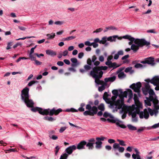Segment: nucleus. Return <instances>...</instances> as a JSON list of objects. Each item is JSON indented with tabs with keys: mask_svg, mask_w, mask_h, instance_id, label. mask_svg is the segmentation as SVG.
I'll use <instances>...</instances> for the list:
<instances>
[{
	"mask_svg": "<svg viewBox=\"0 0 159 159\" xmlns=\"http://www.w3.org/2000/svg\"><path fill=\"white\" fill-rule=\"evenodd\" d=\"M107 37L106 36L103 37L102 38V40H99V43H100V44H105L107 41Z\"/></svg>",
	"mask_w": 159,
	"mask_h": 159,
	"instance_id": "37",
	"label": "nucleus"
},
{
	"mask_svg": "<svg viewBox=\"0 0 159 159\" xmlns=\"http://www.w3.org/2000/svg\"><path fill=\"white\" fill-rule=\"evenodd\" d=\"M117 120L116 119H114V118H111V119H110L109 118H107V120L109 122H111L114 123H116Z\"/></svg>",
	"mask_w": 159,
	"mask_h": 159,
	"instance_id": "40",
	"label": "nucleus"
},
{
	"mask_svg": "<svg viewBox=\"0 0 159 159\" xmlns=\"http://www.w3.org/2000/svg\"><path fill=\"white\" fill-rule=\"evenodd\" d=\"M65 111L66 112H77L78 111L73 108H71L70 109H67Z\"/></svg>",
	"mask_w": 159,
	"mask_h": 159,
	"instance_id": "43",
	"label": "nucleus"
},
{
	"mask_svg": "<svg viewBox=\"0 0 159 159\" xmlns=\"http://www.w3.org/2000/svg\"><path fill=\"white\" fill-rule=\"evenodd\" d=\"M76 37L75 36H71L69 37H68L66 38H63L62 39V40L63 41H70L71 40L75 39Z\"/></svg>",
	"mask_w": 159,
	"mask_h": 159,
	"instance_id": "35",
	"label": "nucleus"
},
{
	"mask_svg": "<svg viewBox=\"0 0 159 159\" xmlns=\"http://www.w3.org/2000/svg\"><path fill=\"white\" fill-rule=\"evenodd\" d=\"M93 102L90 101L89 102V104L86 105V109L87 110L84 111L83 114L85 116H93L96 114L98 112V108L95 106L92 107L91 105H93Z\"/></svg>",
	"mask_w": 159,
	"mask_h": 159,
	"instance_id": "5",
	"label": "nucleus"
},
{
	"mask_svg": "<svg viewBox=\"0 0 159 159\" xmlns=\"http://www.w3.org/2000/svg\"><path fill=\"white\" fill-rule=\"evenodd\" d=\"M87 65L84 66V68L87 71L91 70L93 67V65L91 64V59L88 58L87 60Z\"/></svg>",
	"mask_w": 159,
	"mask_h": 159,
	"instance_id": "18",
	"label": "nucleus"
},
{
	"mask_svg": "<svg viewBox=\"0 0 159 159\" xmlns=\"http://www.w3.org/2000/svg\"><path fill=\"white\" fill-rule=\"evenodd\" d=\"M99 79H95V82L98 85H102L98 87L99 91L101 92L105 89L107 83L104 82L103 80H100Z\"/></svg>",
	"mask_w": 159,
	"mask_h": 159,
	"instance_id": "11",
	"label": "nucleus"
},
{
	"mask_svg": "<svg viewBox=\"0 0 159 159\" xmlns=\"http://www.w3.org/2000/svg\"><path fill=\"white\" fill-rule=\"evenodd\" d=\"M122 38L130 41L128 44L131 45V49L134 53L138 51L139 47H142L144 45L148 46L150 44L149 42H147L144 39H135L129 35H124Z\"/></svg>",
	"mask_w": 159,
	"mask_h": 159,
	"instance_id": "2",
	"label": "nucleus"
},
{
	"mask_svg": "<svg viewBox=\"0 0 159 159\" xmlns=\"http://www.w3.org/2000/svg\"><path fill=\"white\" fill-rule=\"evenodd\" d=\"M38 82L37 81H31L28 84V85L29 86H31L33 84H34L35 83H37Z\"/></svg>",
	"mask_w": 159,
	"mask_h": 159,
	"instance_id": "45",
	"label": "nucleus"
},
{
	"mask_svg": "<svg viewBox=\"0 0 159 159\" xmlns=\"http://www.w3.org/2000/svg\"><path fill=\"white\" fill-rule=\"evenodd\" d=\"M127 126L128 129L130 130L134 131L137 130L136 127L132 125H128Z\"/></svg>",
	"mask_w": 159,
	"mask_h": 159,
	"instance_id": "36",
	"label": "nucleus"
},
{
	"mask_svg": "<svg viewBox=\"0 0 159 159\" xmlns=\"http://www.w3.org/2000/svg\"><path fill=\"white\" fill-rule=\"evenodd\" d=\"M66 64L69 65L70 63L69 60L66 59H64L63 61Z\"/></svg>",
	"mask_w": 159,
	"mask_h": 159,
	"instance_id": "63",
	"label": "nucleus"
},
{
	"mask_svg": "<svg viewBox=\"0 0 159 159\" xmlns=\"http://www.w3.org/2000/svg\"><path fill=\"white\" fill-rule=\"evenodd\" d=\"M108 142L109 143L112 144L113 143H115V140L112 139H109L108 140Z\"/></svg>",
	"mask_w": 159,
	"mask_h": 159,
	"instance_id": "56",
	"label": "nucleus"
},
{
	"mask_svg": "<svg viewBox=\"0 0 159 159\" xmlns=\"http://www.w3.org/2000/svg\"><path fill=\"white\" fill-rule=\"evenodd\" d=\"M132 67L131 66H129L126 68L125 70V72L126 73L129 72L130 74H132L134 71L132 70Z\"/></svg>",
	"mask_w": 159,
	"mask_h": 159,
	"instance_id": "33",
	"label": "nucleus"
},
{
	"mask_svg": "<svg viewBox=\"0 0 159 159\" xmlns=\"http://www.w3.org/2000/svg\"><path fill=\"white\" fill-rule=\"evenodd\" d=\"M95 143L96 145L95 147L97 149H99L102 148V142L101 141H97Z\"/></svg>",
	"mask_w": 159,
	"mask_h": 159,
	"instance_id": "29",
	"label": "nucleus"
},
{
	"mask_svg": "<svg viewBox=\"0 0 159 159\" xmlns=\"http://www.w3.org/2000/svg\"><path fill=\"white\" fill-rule=\"evenodd\" d=\"M149 98L150 99V101H152L154 106H156L158 104V100L156 98H154L153 96H151V97H149Z\"/></svg>",
	"mask_w": 159,
	"mask_h": 159,
	"instance_id": "26",
	"label": "nucleus"
},
{
	"mask_svg": "<svg viewBox=\"0 0 159 159\" xmlns=\"http://www.w3.org/2000/svg\"><path fill=\"white\" fill-rule=\"evenodd\" d=\"M56 150L55 151V155L57 156V153L59 151L60 148L58 146H57L55 148Z\"/></svg>",
	"mask_w": 159,
	"mask_h": 159,
	"instance_id": "55",
	"label": "nucleus"
},
{
	"mask_svg": "<svg viewBox=\"0 0 159 159\" xmlns=\"http://www.w3.org/2000/svg\"><path fill=\"white\" fill-rule=\"evenodd\" d=\"M12 45V42H10L7 43V46L6 47V49L8 50L11 48V46Z\"/></svg>",
	"mask_w": 159,
	"mask_h": 159,
	"instance_id": "49",
	"label": "nucleus"
},
{
	"mask_svg": "<svg viewBox=\"0 0 159 159\" xmlns=\"http://www.w3.org/2000/svg\"><path fill=\"white\" fill-rule=\"evenodd\" d=\"M76 149V146L75 145H73L72 146H70V147L67 148L65 151L66 152L68 155L71 154Z\"/></svg>",
	"mask_w": 159,
	"mask_h": 159,
	"instance_id": "16",
	"label": "nucleus"
},
{
	"mask_svg": "<svg viewBox=\"0 0 159 159\" xmlns=\"http://www.w3.org/2000/svg\"><path fill=\"white\" fill-rule=\"evenodd\" d=\"M88 142L86 144V146L88 147L89 149L92 150L94 148V144H95V139L94 138H91L88 140Z\"/></svg>",
	"mask_w": 159,
	"mask_h": 159,
	"instance_id": "15",
	"label": "nucleus"
},
{
	"mask_svg": "<svg viewBox=\"0 0 159 159\" xmlns=\"http://www.w3.org/2000/svg\"><path fill=\"white\" fill-rule=\"evenodd\" d=\"M64 23V22L62 21H58L55 22V24L57 25H61Z\"/></svg>",
	"mask_w": 159,
	"mask_h": 159,
	"instance_id": "60",
	"label": "nucleus"
},
{
	"mask_svg": "<svg viewBox=\"0 0 159 159\" xmlns=\"http://www.w3.org/2000/svg\"><path fill=\"white\" fill-rule=\"evenodd\" d=\"M141 63L143 64H148L152 66H154L155 64L154 62V58L152 57L146 58L144 61H141Z\"/></svg>",
	"mask_w": 159,
	"mask_h": 159,
	"instance_id": "14",
	"label": "nucleus"
},
{
	"mask_svg": "<svg viewBox=\"0 0 159 159\" xmlns=\"http://www.w3.org/2000/svg\"><path fill=\"white\" fill-rule=\"evenodd\" d=\"M84 44L86 46H92V43H91L89 41H86L85 42Z\"/></svg>",
	"mask_w": 159,
	"mask_h": 159,
	"instance_id": "64",
	"label": "nucleus"
},
{
	"mask_svg": "<svg viewBox=\"0 0 159 159\" xmlns=\"http://www.w3.org/2000/svg\"><path fill=\"white\" fill-rule=\"evenodd\" d=\"M147 83L150 82L155 86H157L159 83V76H155L151 80L148 79L145 80Z\"/></svg>",
	"mask_w": 159,
	"mask_h": 159,
	"instance_id": "13",
	"label": "nucleus"
},
{
	"mask_svg": "<svg viewBox=\"0 0 159 159\" xmlns=\"http://www.w3.org/2000/svg\"><path fill=\"white\" fill-rule=\"evenodd\" d=\"M105 64L108 66L109 68H113V69L118 67L120 66V65H117L116 62L112 63L111 61H107L106 62Z\"/></svg>",
	"mask_w": 159,
	"mask_h": 159,
	"instance_id": "17",
	"label": "nucleus"
},
{
	"mask_svg": "<svg viewBox=\"0 0 159 159\" xmlns=\"http://www.w3.org/2000/svg\"><path fill=\"white\" fill-rule=\"evenodd\" d=\"M118 76L119 79H122L126 77V75L125 74L124 72H122L118 73Z\"/></svg>",
	"mask_w": 159,
	"mask_h": 159,
	"instance_id": "31",
	"label": "nucleus"
},
{
	"mask_svg": "<svg viewBox=\"0 0 159 159\" xmlns=\"http://www.w3.org/2000/svg\"><path fill=\"white\" fill-rule=\"evenodd\" d=\"M105 139V137H97L96 138V140L97 141H103Z\"/></svg>",
	"mask_w": 159,
	"mask_h": 159,
	"instance_id": "51",
	"label": "nucleus"
},
{
	"mask_svg": "<svg viewBox=\"0 0 159 159\" xmlns=\"http://www.w3.org/2000/svg\"><path fill=\"white\" fill-rule=\"evenodd\" d=\"M142 91L143 94L145 95H146L148 93L149 94V97L155 95L153 90L150 88L148 83L145 84L144 87L142 88Z\"/></svg>",
	"mask_w": 159,
	"mask_h": 159,
	"instance_id": "8",
	"label": "nucleus"
},
{
	"mask_svg": "<svg viewBox=\"0 0 159 159\" xmlns=\"http://www.w3.org/2000/svg\"><path fill=\"white\" fill-rule=\"evenodd\" d=\"M98 108L99 110L102 111H104L105 109L104 105L103 103H101L98 107Z\"/></svg>",
	"mask_w": 159,
	"mask_h": 159,
	"instance_id": "39",
	"label": "nucleus"
},
{
	"mask_svg": "<svg viewBox=\"0 0 159 159\" xmlns=\"http://www.w3.org/2000/svg\"><path fill=\"white\" fill-rule=\"evenodd\" d=\"M149 113L151 116H152L154 114L153 111L151 108H148L147 109H144L143 111L139 112L138 114H139V117L141 119L144 118L146 119H147L149 116Z\"/></svg>",
	"mask_w": 159,
	"mask_h": 159,
	"instance_id": "7",
	"label": "nucleus"
},
{
	"mask_svg": "<svg viewBox=\"0 0 159 159\" xmlns=\"http://www.w3.org/2000/svg\"><path fill=\"white\" fill-rule=\"evenodd\" d=\"M106 29H107L108 30H116V28L115 27L110 26L108 27H106Z\"/></svg>",
	"mask_w": 159,
	"mask_h": 159,
	"instance_id": "53",
	"label": "nucleus"
},
{
	"mask_svg": "<svg viewBox=\"0 0 159 159\" xmlns=\"http://www.w3.org/2000/svg\"><path fill=\"white\" fill-rule=\"evenodd\" d=\"M147 100L148 101L147 102H145L146 103L148 106H151V102H152V101H150V99L149 98H147Z\"/></svg>",
	"mask_w": 159,
	"mask_h": 159,
	"instance_id": "48",
	"label": "nucleus"
},
{
	"mask_svg": "<svg viewBox=\"0 0 159 159\" xmlns=\"http://www.w3.org/2000/svg\"><path fill=\"white\" fill-rule=\"evenodd\" d=\"M108 94L107 92H105L104 94L103 98L104 100L105 101L106 100H108L107 98L108 97Z\"/></svg>",
	"mask_w": 159,
	"mask_h": 159,
	"instance_id": "46",
	"label": "nucleus"
},
{
	"mask_svg": "<svg viewBox=\"0 0 159 159\" xmlns=\"http://www.w3.org/2000/svg\"><path fill=\"white\" fill-rule=\"evenodd\" d=\"M66 129V127H62L60 129L59 132L60 133H61L65 131Z\"/></svg>",
	"mask_w": 159,
	"mask_h": 159,
	"instance_id": "58",
	"label": "nucleus"
},
{
	"mask_svg": "<svg viewBox=\"0 0 159 159\" xmlns=\"http://www.w3.org/2000/svg\"><path fill=\"white\" fill-rule=\"evenodd\" d=\"M84 56V53L83 52H81L79 53L78 57L79 58L81 59L82 58V57Z\"/></svg>",
	"mask_w": 159,
	"mask_h": 159,
	"instance_id": "61",
	"label": "nucleus"
},
{
	"mask_svg": "<svg viewBox=\"0 0 159 159\" xmlns=\"http://www.w3.org/2000/svg\"><path fill=\"white\" fill-rule=\"evenodd\" d=\"M129 57V55L128 54L122 57L121 59L122 60H124L123 61V63H129V61L128 59H127Z\"/></svg>",
	"mask_w": 159,
	"mask_h": 159,
	"instance_id": "30",
	"label": "nucleus"
},
{
	"mask_svg": "<svg viewBox=\"0 0 159 159\" xmlns=\"http://www.w3.org/2000/svg\"><path fill=\"white\" fill-rule=\"evenodd\" d=\"M63 110L61 108H59L57 110L55 109V115H58L60 112L62 111Z\"/></svg>",
	"mask_w": 159,
	"mask_h": 159,
	"instance_id": "42",
	"label": "nucleus"
},
{
	"mask_svg": "<svg viewBox=\"0 0 159 159\" xmlns=\"http://www.w3.org/2000/svg\"><path fill=\"white\" fill-rule=\"evenodd\" d=\"M159 127V122L157 124H155L152 126L150 128H148V129H150L151 128L155 129Z\"/></svg>",
	"mask_w": 159,
	"mask_h": 159,
	"instance_id": "47",
	"label": "nucleus"
},
{
	"mask_svg": "<svg viewBox=\"0 0 159 159\" xmlns=\"http://www.w3.org/2000/svg\"><path fill=\"white\" fill-rule=\"evenodd\" d=\"M44 119L45 120L50 121H53L56 120L55 118H54L52 117L48 116H45L44 117Z\"/></svg>",
	"mask_w": 159,
	"mask_h": 159,
	"instance_id": "38",
	"label": "nucleus"
},
{
	"mask_svg": "<svg viewBox=\"0 0 159 159\" xmlns=\"http://www.w3.org/2000/svg\"><path fill=\"white\" fill-rule=\"evenodd\" d=\"M143 66L140 63H136L134 66V67L136 68H142Z\"/></svg>",
	"mask_w": 159,
	"mask_h": 159,
	"instance_id": "50",
	"label": "nucleus"
},
{
	"mask_svg": "<svg viewBox=\"0 0 159 159\" xmlns=\"http://www.w3.org/2000/svg\"><path fill=\"white\" fill-rule=\"evenodd\" d=\"M86 144V142L84 141H82L79 143L76 146V149L80 150L85 149V146Z\"/></svg>",
	"mask_w": 159,
	"mask_h": 159,
	"instance_id": "20",
	"label": "nucleus"
},
{
	"mask_svg": "<svg viewBox=\"0 0 159 159\" xmlns=\"http://www.w3.org/2000/svg\"><path fill=\"white\" fill-rule=\"evenodd\" d=\"M103 30V29L102 28H99V29H97L95 31H94L93 32V33H98L102 31Z\"/></svg>",
	"mask_w": 159,
	"mask_h": 159,
	"instance_id": "57",
	"label": "nucleus"
},
{
	"mask_svg": "<svg viewBox=\"0 0 159 159\" xmlns=\"http://www.w3.org/2000/svg\"><path fill=\"white\" fill-rule=\"evenodd\" d=\"M31 38H35V37H34V36H30V37L27 36V37H24L22 38H19L18 39H17L16 40H24L26 39H30Z\"/></svg>",
	"mask_w": 159,
	"mask_h": 159,
	"instance_id": "52",
	"label": "nucleus"
},
{
	"mask_svg": "<svg viewBox=\"0 0 159 159\" xmlns=\"http://www.w3.org/2000/svg\"><path fill=\"white\" fill-rule=\"evenodd\" d=\"M116 77L114 75L112 77L106 78L104 79L105 82L106 83L108 82H113L116 79Z\"/></svg>",
	"mask_w": 159,
	"mask_h": 159,
	"instance_id": "24",
	"label": "nucleus"
},
{
	"mask_svg": "<svg viewBox=\"0 0 159 159\" xmlns=\"http://www.w3.org/2000/svg\"><path fill=\"white\" fill-rule=\"evenodd\" d=\"M46 52L47 55L52 57H54L57 55L56 53L52 50H46Z\"/></svg>",
	"mask_w": 159,
	"mask_h": 159,
	"instance_id": "27",
	"label": "nucleus"
},
{
	"mask_svg": "<svg viewBox=\"0 0 159 159\" xmlns=\"http://www.w3.org/2000/svg\"><path fill=\"white\" fill-rule=\"evenodd\" d=\"M68 155L66 153L63 154L61 156L60 159H67Z\"/></svg>",
	"mask_w": 159,
	"mask_h": 159,
	"instance_id": "41",
	"label": "nucleus"
},
{
	"mask_svg": "<svg viewBox=\"0 0 159 159\" xmlns=\"http://www.w3.org/2000/svg\"><path fill=\"white\" fill-rule=\"evenodd\" d=\"M121 94L122 96V98H121V100L123 98L124 100V98H126L127 96H128L129 100L131 99L133 97L132 92V90L129 89H127V91H125L124 92H122Z\"/></svg>",
	"mask_w": 159,
	"mask_h": 159,
	"instance_id": "12",
	"label": "nucleus"
},
{
	"mask_svg": "<svg viewBox=\"0 0 159 159\" xmlns=\"http://www.w3.org/2000/svg\"><path fill=\"white\" fill-rule=\"evenodd\" d=\"M7 151L9 152H17L18 151L17 149L13 148L9 149L7 150Z\"/></svg>",
	"mask_w": 159,
	"mask_h": 159,
	"instance_id": "54",
	"label": "nucleus"
},
{
	"mask_svg": "<svg viewBox=\"0 0 159 159\" xmlns=\"http://www.w3.org/2000/svg\"><path fill=\"white\" fill-rule=\"evenodd\" d=\"M103 116L105 118H107L109 117L111 118H113V116L107 112H104L103 114Z\"/></svg>",
	"mask_w": 159,
	"mask_h": 159,
	"instance_id": "34",
	"label": "nucleus"
},
{
	"mask_svg": "<svg viewBox=\"0 0 159 159\" xmlns=\"http://www.w3.org/2000/svg\"><path fill=\"white\" fill-rule=\"evenodd\" d=\"M44 114L43 115H49L50 116H52L54 114H55V108H53L52 109L50 110L49 109H44L43 113Z\"/></svg>",
	"mask_w": 159,
	"mask_h": 159,
	"instance_id": "19",
	"label": "nucleus"
},
{
	"mask_svg": "<svg viewBox=\"0 0 159 159\" xmlns=\"http://www.w3.org/2000/svg\"><path fill=\"white\" fill-rule=\"evenodd\" d=\"M70 61L72 63L71 64L72 67H70L68 68V70L70 71L75 72L76 70L73 67H76L80 65V63L78 61L77 59L75 58H72L70 59Z\"/></svg>",
	"mask_w": 159,
	"mask_h": 159,
	"instance_id": "10",
	"label": "nucleus"
},
{
	"mask_svg": "<svg viewBox=\"0 0 159 159\" xmlns=\"http://www.w3.org/2000/svg\"><path fill=\"white\" fill-rule=\"evenodd\" d=\"M55 36V34L53 33H52L51 34H47L46 35L48 39H52L54 38Z\"/></svg>",
	"mask_w": 159,
	"mask_h": 159,
	"instance_id": "32",
	"label": "nucleus"
},
{
	"mask_svg": "<svg viewBox=\"0 0 159 159\" xmlns=\"http://www.w3.org/2000/svg\"><path fill=\"white\" fill-rule=\"evenodd\" d=\"M118 38V39H121V38L118 37V35H114L111 36L107 38V40L110 41L111 42H115L116 41V39Z\"/></svg>",
	"mask_w": 159,
	"mask_h": 159,
	"instance_id": "22",
	"label": "nucleus"
},
{
	"mask_svg": "<svg viewBox=\"0 0 159 159\" xmlns=\"http://www.w3.org/2000/svg\"><path fill=\"white\" fill-rule=\"evenodd\" d=\"M97 57L95 55H93L92 58V59H91V64H92V62H93V63L94 65L97 66L99 65L100 63L99 61H96L97 60Z\"/></svg>",
	"mask_w": 159,
	"mask_h": 159,
	"instance_id": "23",
	"label": "nucleus"
},
{
	"mask_svg": "<svg viewBox=\"0 0 159 159\" xmlns=\"http://www.w3.org/2000/svg\"><path fill=\"white\" fill-rule=\"evenodd\" d=\"M141 86V83L139 82L136 84H132L130 86V88L133 89L134 92L137 93L139 96L140 97V89Z\"/></svg>",
	"mask_w": 159,
	"mask_h": 159,
	"instance_id": "9",
	"label": "nucleus"
},
{
	"mask_svg": "<svg viewBox=\"0 0 159 159\" xmlns=\"http://www.w3.org/2000/svg\"><path fill=\"white\" fill-rule=\"evenodd\" d=\"M117 141L119 142V144L116 143H114L113 146V149L112 151H113L115 153V154L117 156H119V154L117 152V150L120 152H124L125 148L124 147H120V145L122 146H125L126 144L125 143V142L123 140H120L119 139H117Z\"/></svg>",
	"mask_w": 159,
	"mask_h": 159,
	"instance_id": "6",
	"label": "nucleus"
},
{
	"mask_svg": "<svg viewBox=\"0 0 159 159\" xmlns=\"http://www.w3.org/2000/svg\"><path fill=\"white\" fill-rule=\"evenodd\" d=\"M29 89L25 87L21 91V98L22 100L25 102L26 106L28 107H31V110L34 112L38 111L41 115H44V109L38 107H34V102L30 98V96L29 94Z\"/></svg>",
	"mask_w": 159,
	"mask_h": 159,
	"instance_id": "1",
	"label": "nucleus"
},
{
	"mask_svg": "<svg viewBox=\"0 0 159 159\" xmlns=\"http://www.w3.org/2000/svg\"><path fill=\"white\" fill-rule=\"evenodd\" d=\"M110 106L112 108H117L120 109H121L120 113L122 114L121 117L122 119H124L126 116L128 111V107L124 103V100L122 98L121 100H118L114 102L110 103Z\"/></svg>",
	"mask_w": 159,
	"mask_h": 159,
	"instance_id": "3",
	"label": "nucleus"
},
{
	"mask_svg": "<svg viewBox=\"0 0 159 159\" xmlns=\"http://www.w3.org/2000/svg\"><path fill=\"white\" fill-rule=\"evenodd\" d=\"M29 57L31 61H35L36 60V58L34 57L32 54H30Z\"/></svg>",
	"mask_w": 159,
	"mask_h": 159,
	"instance_id": "62",
	"label": "nucleus"
},
{
	"mask_svg": "<svg viewBox=\"0 0 159 159\" xmlns=\"http://www.w3.org/2000/svg\"><path fill=\"white\" fill-rule=\"evenodd\" d=\"M112 93H113V94L114 95V97H111V99L113 100V102H111H111H114L116 101H114L116 99V98L118 96V91L117 90L114 89L112 91Z\"/></svg>",
	"mask_w": 159,
	"mask_h": 159,
	"instance_id": "25",
	"label": "nucleus"
},
{
	"mask_svg": "<svg viewBox=\"0 0 159 159\" xmlns=\"http://www.w3.org/2000/svg\"><path fill=\"white\" fill-rule=\"evenodd\" d=\"M125 67H120L116 71V73L117 74H118L119 73L122 72L121 71H123Z\"/></svg>",
	"mask_w": 159,
	"mask_h": 159,
	"instance_id": "59",
	"label": "nucleus"
},
{
	"mask_svg": "<svg viewBox=\"0 0 159 159\" xmlns=\"http://www.w3.org/2000/svg\"><path fill=\"white\" fill-rule=\"evenodd\" d=\"M134 99L135 103H138L139 102V98L136 94H134Z\"/></svg>",
	"mask_w": 159,
	"mask_h": 159,
	"instance_id": "44",
	"label": "nucleus"
},
{
	"mask_svg": "<svg viewBox=\"0 0 159 159\" xmlns=\"http://www.w3.org/2000/svg\"><path fill=\"white\" fill-rule=\"evenodd\" d=\"M106 66L95 67L90 73V75L95 79H100L102 77L103 72L102 70H106L107 69Z\"/></svg>",
	"mask_w": 159,
	"mask_h": 159,
	"instance_id": "4",
	"label": "nucleus"
},
{
	"mask_svg": "<svg viewBox=\"0 0 159 159\" xmlns=\"http://www.w3.org/2000/svg\"><path fill=\"white\" fill-rule=\"evenodd\" d=\"M134 151L136 152L135 154L133 153L132 155V157L133 159H141L140 155V152L137 148L134 149Z\"/></svg>",
	"mask_w": 159,
	"mask_h": 159,
	"instance_id": "21",
	"label": "nucleus"
},
{
	"mask_svg": "<svg viewBox=\"0 0 159 159\" xmlns=\"http://www.w3.org/2000/svg\"><path fill=\"white\" fill-rule=\"evenodd\" d=\"M116 125L121 128L125 129L126 127V126L123 124L121 121L117 120L116 122Z\"/></svg>",
	"mask_w": 159,
	"mask_h": 159,
	"instance_id": "28",
	"label": "nucleus"
}]
</instances>
